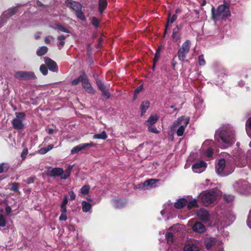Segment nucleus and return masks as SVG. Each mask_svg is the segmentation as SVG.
I'll return each instance as SVG.
<instances>
[{"mask_svg": "<svg viewBox=\"0 0 251 251\" xmlns=\"http://www.w3.org/2000/svg\"><path fill=\"white\" fill-rule=\"evenodd\" d=\"M60 208H61V213H67L66 206H60Z\"/></svg>", "mask_w": 251, "mask_h": 251, "instance_id": "obj_61", "label": "nucleus"}, {"mask_svg": "<svg viewBox=\"0 0 251 251\" xmlns=\"http://www.w3.org/2000/svg\"><path fill=\"white\" fill-rule=\"evenodd\" d=\"M160 49L158 48L156 50L155 54V57H154V62L156 61H157V60L160 56Z\"/></svg>", "mask_w": 251, "mask_h": 251, "instance_id": "obj_53", "label": "nucleus"}, {"mask_svg": "<svg viewBox=\"0 0 251 251\" xmlns=\"http://www.w3.org/2000/svg\"><path fill=\"white\" fill-rule=\"evenodd\" d=\"M149 106L150 102L149 101H145L142 102L140 106L142 115H143L146 112Z\"/></svg>", "mask_w": 251, "mask_h": 251, "instance_id": "obj_29", "label": "nucleus"}, {"mask_svg": "<svg viewBox=\"0 0 251 251\" xmlns=\"http://www.w3.org/2000/svg\"><path fill=\"white\" fill-rule=\"evenodd\" d=\"M96 83L98 87L101 91L104 90V89H105L104 85L101 80L97 79L96 80Z\"/></svg>", "mask_w": 251, "mask_h": 251, "instance_id": "obj_47", "label": "nucleus"}, {"mask_svg": "<svg viewBox=\"0 0 251 251\" xmlns=\"http://www.w3.org/2000/svg\"><path fill=\"white\" fill-rule=\"evenodd\" d=\"M67 203H68V199H67V197L65 196L64 197L62 202V203L60 206H66V205L67 204Z\"/></svg>", "mask_w": 251, "mask_h": 251, "instance_id": "obj_60", "label": "nucleus"}, {"mask_svg": "<svg viewBox=\"0 0 251 251\" xmlns=\"http://www.w3.org/2000/svg\"><path fill=\"white\" fill-rule=\"evenodd\" d=\"M73 166L70 165L67 169L65 171L63 170V174H62V179H66L70 176V173L73 169Z\"/></svg>", "mask_w": 251, "mask_h": 251, "instance_id": "obj_31", "label": "nucleus"}, {"mask_svg": "<svg viewBox=\"0 0 251 251\" xmlns=\"http://www.w3.org/2000/svg\"><path fill=\"white\" fill-rule=\"evenodd\" d=\"M6 221L2 214H0V227H4L6 226Z\"/></svg>", "mask_w": 251, "mask_h": 251, "instance_id": "obj_43", "label": "nucleus"}, {"mask_svg": "<svg viewBox=\"0 0 251 251\" xmlns=\"http://www.w3.org/2000/svg\"><path fill=\"white\" fill-rule=\"evenodd\" d=\"M15 115L16 119H19L23 121L25 120V114L24 112H16Z\"/></svg>", "mask_w": 251, "mask_h": 251, "instance_id": "obj_40", "label": "nucleus"}, {"mask_svg": "<svg viewBox=\"0 0 251 251\" xmlns=\"http://www.w3.org/2000/svg\"><path fill=\"white\" fill-rule=\"evenodd\" d=\"M45 148H46V150L48 152L53 148V145L52 144H50V145H48L47 147H45Z\"/></svg>", "mask_w": 251, "mask_h": 251, "instance_id": "obj_64", "label": "nucleus"}, {"mask_svg": "<svg viewBox=\"0 0 251 251\" xmlns=\"http://www.w3.org/2000/svg\"><path fill=\"white\" fill-rule=\"evenodd\" d=\"M188 52L179 49L177 52V56L179 60L183 61Z\"/></svg>", "mask_w": 251, "mask_h": 251, "instance_id": "obj_33", "label": "nucleus"}, {"mask_svg": "<svg viewBox=\"0 0 251 251\" xmlns=\"http://www.w3.org/2000/svg\"><path fill=\"white\" fill-rule=\"evenodd\" d=\"M159 181L156 179H149L146 180L144 183V187L148 188V187L152 188L155 186V184Z\"/></svg>", "mask_w": 251, "mask_h": 251, "instance_id": "obj_23", "label": "nucleus"}, {"mask_svg": "<svg viewBox=\"0 0 251 251\" xmlns=\"http://www.w3.org/2000/svg\"><path fill=\"white\" fill-rule=\"evenodd\" d=\"M212 19L216 21L226 20L230 16V12L229 7L226 4L220 5L215 10L212 6L211 8Z\"/></svg>", "mask_w": 251, "mask_h": 251, "instance_id": "obj_2", "label": "nucleus"}, {"mask_svg": "<svg viewBox=\"0 0 251 251\" xmlns=\"http://www.w3.org/2000/svg\"><path fill=\"white\" fill-rule=\"evenodd\" d=\"M193 230L194 231L199 233H203L205 230V226L200 222H196L192 227Z\"/></svg>", "mask_w": 251, "mask_h": 251, "instance_id": "obj_22", "label": "nucleus"}, {"mask_svg": "<svg viewBox=\"0 0 251 251\" xmlns=\"http://www.w3.org/2000/svg\"><path fill=\"white\" fill-rule=\"evenodd\" d=\"M62 174H63V170L61 168H54L50 170H48L47 174L51 177H60L62 179Z\"/></svg>", "mask_w": 251, "mask_h": 251, "instance_id": "obj_13", "label": "nucleus"}, {"mask_svg": "<svg viewBox=\"0 0 251 251\" xmlns=\"http://www.w3.org/2000/svg\"><path fill=\"white\" fill-rule=\"evenodd\" d=\"M60 42H59L58 44V47L59 48V49H60L65 44V42L64 41H59Z\"/></svg>", "mask_w": 251, "mask_h": 251, "instance_id": "obj_63", "label": "nucleus"}, {"mask_svg": "<svg viewBox=\"0 0 251 251\" xmlns=\"http://www.w3.org/2000/svg\"><path fill=\"white\" fill-rule=\"evenodd\" d=\"M45 62L50 71L53 72H57L58 71V67L55 61L49 58H46Z\"/></svg>", "mask_w": 251, "mask_h": 251, "instance_id": "obj_14", "label": "nucleus"}, {"mask_svg": "<svg viewBox=\"0 0 251 251\" xmlns=\"http://www.w3.org/2000/svg\"><path fill=\"white\" fill-rule=\"evenodd\" d=\"M173 40L175 42H180V28L178 25H177L173 31L172 35Z\"/></svg>", "mask_w": 251, "mask_h": 251, "instance_id": "obj_17", "label": "nucleus"}, {"mask_svg": "<svg viewBox=\"0 0 251 251\" xmlns=\"http://www.w3.org/2000/svg\"><path fill=\"white\" fill-rule=\"evenodd\" d=\"M199 64L200 66H204L205 64V61L203 55L201 54L198 57Z\"/></svg>", "mask_w": 251, "mask_h": 251, "instance_id": "obj_46", "label": "nucleus"}, {"mask_svg": "<svg viewBox=\"0 0 251 251\" xmlns=\"http://www.w3.org/2000/svg\"><path fill=\"white\" fill-rule=\"evenodd\" d=\"M215 139L217 141L215 144L211 140H206L202 145L201 151L207 157H212L215 144L221 148L226 149L234 143L235 131L230 126L220 128L215 132Z\"/></svg>", "mask_w": 251, "mask_h": 251, "instance_id": "obj_1", "label": "nucleus"}, {"mask_svg": "<svg viewBox=\"0 0 251 251\" xmlns=\"http://www.w3.org/2000/svg\"><path fill=\"white\" fill-rule=\"evenodd\" d=\"M216 199V194L214 191L205 192L201 196V201L205 206H208L213 203Z\"/></svg>", "mask_w": 251, "mask_h": 251, "instance_id": "obj_6", "label": "nucleus"}, {"mask_svg": "<svg viewBox=\"0 0 251 251\" xmlns=\"http://www.w3.org/2000/svg\"><path fill=\"white\" fill-rule=\"evenodd\" d=\"M14 76L20 80L33 79L36 78L34 73L26 71H18L15 73Z\"/></svg>", "mask_w": 251, "mask_h": 251, "instance_id": "obj_7", "label": "nucleus"}, {"mask_svg": "<svg viewBox=\"0 0 251 251\" xmlns=\"http://www.w3.org/2000/svg\"><path fill=\"white\" fill-rule=\"evenodd\" d=\"M246 130L248 135L251 138V116L246 121Z\"/></svg>", "mask_w": 251, "mask_h": 251, "instance_id": "obj_30", "label": "nucleus"}, {"mask_svg": "<svg viewBox=\"0 0 251 251\" xmlns=\"http://www.w3.org/2000/svg\"><path fill=\"white\" fill-rule=\"evenodd\" d=\"M107 5V0H99V11L100 13H102L106 9Z\"/></svg>", "mask_w": 251, "mask_h": 251, "instance_id": "obj_25", "label": "nucleus"}, {"mask_svg": "<svg viewBox=\"0 0 251 251\" xmlns=\"http://www.w3.org/2000/svg\"><path fill=\"white\" fill-rule=\"evenodd\" d=\"M177 18V16L176 14H174L171 17V15L169 14V17L168 18V20H167V23L165 26L164 35L166 34L167 30L169 26V24L173 23L176 20Z\"/></svg>", "mask_w": 251, "mask_h": 251, "instance_id": "obj_24", "label": "nucleus"}, {"mask_svg": "<svg viewBox=\"0 0 251 251\" xmlns=\"http://www.w3.org/2000/svg\"><path fill=\"white\" fill-rule=\"evenodd\" d=\"M52 27L55 29H58L60 30V31L65 32V33H69V30H68L65 27H63L62 25H61L60 24H56L55 25V26Z\"/></svg>", "mask_w": 251, "mask_h": 251, "instance_id": "obj_38", "label": "nucleus"}, {"mask_svg": "<svg viewBox=\"0 0 251 251\" xmlns=\"http://www.w3.org/2000/svg\"><path fill=\"white\" fill-rule=\"evenodd\" d=\"M95 146V144L93 142L88 143L80 144L77 146L74 147L71 151V153L72 154H75L78 152L86 149L88 147H93Z\"/></svg>", "mask_w": 251, "mask_h": 251, "instance_id": "obj_8", "label": "nucleus"}, {"mask_svg": "<svg viewBox=\"0 0 251 251\" xmlns=\"http://www.w3.org/2000/svg\"><path fill=\"white\" fill-rule=\"evenodd\" d=\"M84 75L85 73L83 72L82 74L77 78L75 79L72 81V84L73 85H75L77 84L79 82H82Z\"/></svg>", "mask_w": 251, "mask_h": 251, "instance_id": "obj_37", "label": "nucleus"}, {"mask_svg": "<svg viewBox=\"0 0 251 251\" xmlns=\"http://www.w3.org/2000/svg\"><path fill=\"white\" fill-rule=\"evenodd\" d=\"M187 207L188 209H191L198 206L197 201L196 199H193L189 201H188Z\"/></svg>", "mask_w": 251, "mask_h": 251, "instance_id": "obj_34", "label": "nucleus"}, {"mask_svg": "<svg viewBox=\"0 0 251 251\" xmlns=\"http://www.w3.org/2000/svg\"><path fill=\"white\" fill-rule=\"evenodd\" d=\"M165 208L162 210L161 211V214L163 215L165 214H167V213H169L170 212L169 211V207H171L172 206V205L171 204H166L165 205Z\"/></svg>", "mask_w": 251, "mask_h": 251, "instance_id": "obj_44", "label": "nucleus"}, {"mask_svg": "<svg viewBox=\"0 0 251 251\" xmlns=\"http://www.w3.org/2000/svg\"><path fill=\"white\" fill-rule=\"evenodd\" d=\"M40 71L44 75H47L48 71V69L45 65H41L40 67Z\"/></svg>", "mask_w": 251, "mask_h": 251, "instance_id": "obj_45", "label": "nucleus"}, {"mask_svg": "<svg viewBox=\"0 0 251 251\" xmlns=\"http://www.w3.org/2000/svg\"><path fill=\"white\" fill-rule=\"evenodd\" d=\"M68 194H69V196L70 197V199L71 200H74L75 199V194L74 193L73 191H70L69 193H68Z\"/></svg>", "mask_w": 251, "mask_h": 251, "instance_id": "obj_58", "label": "nucleus"}, {"mask_svg": "<svg viewBox=\"0 0 251 251\" xmlns=\"http://www.w3.org/2000/svg\"><path fill=\"white\" fill-rule=\"evenodd\" d=\"M229 219V221L227 223H226L225 224L226 226H227L230 225L235 220V217L233 215H230L229 216V217L228 218Z\"/></svg>", "mask_w": 251, "mask_h": 251, "instance_id": "obj_52", "label": "nucleus"}, {"mask_svg": "<svg viewBox=\"0 0 251 251\" xmlns=\"http://www.w3.org/2000/svg\"><path fill=\"white\" fill-rule=\"evenodd\" d=\"M75 15L76 17L82 21H85L86 20V17L82 12V10H80L76 12H75Z\"/></svg>", "mask_w": 251, "mask_h": 251, "instance_id": "obj_39", "label": "nucleus"}, {"mask_svg": "<svg viewBox=\"0 0 251 251\" xmlns=\"http://www.w3.org/2000/svg\"><path fill=\"white\" fill-rule=\"evenodd\" d=\"M216 171L218 175L221 176H226L234 171V167L226 164V160L224 159H221L216 166Z\"/></svg>", "mask_w": 251, "mask_h": 251, "instance_id": "obj_4", "label": "nucleus"}, {"mask_svg": "<svg viewBox=\"0 0 251 251\" xmlns=\"http://www.w3.org/2000/svg\"><path fill=\"white\" fill-rule=\"evenodd\" d=\"M143 89V86L142 85L139 86L137 88L134 90V95H137Z\"/></svg>", "mask_w": 251, "mask_h": 251, "instance_id": "obj_57", "label": "nucleus"}, {"mask_svg": "<svg viewBox=\"0 0 251 251\" xmlns=\"http://www.w3.org/2000/svg\"><path fill=\"white\" fill-rule=\"evenodd\" d=\"M16 13V8H10L8 10L4 12L0 18V27L3 25V23H4V19H7L8 18L13 16Z\"/></svg>", "mask_w": 251, "mask_h": 251, "instance_id": "obj_11", "label": "nucleus"}, {"mask_svg": "<svg viewBox=\"0 0 251 251\" xmlns=\"http://www.w3.org/2000/svg\"><path fill=\"white\" fill-rule=\"evenodd\" d=\"M67 216L66 213H61V215L59 217V220L60 221H65L67 220Z\"/></svg>", "mask_w": 251, "mask_h": 251, "instance_id": "obj_55", "label": "nucleus"}, {"mask_svg": "<svg viewBox=\"0 0 251 251\" xmlns=\"http://www.w3.org/2000/svg\"><path fill=\"white\" fill-rule=\"evenodd\" d=\"M107 135L105 131H103L100 133L95 134L94 135L93 138L94 139H102L105 140L107 138Z\"/></svg>", "mask_w": 251, "mask_h": 251, "instance_id": "obj_32", "label": "nucleus"}, {"mask_svg": "<svg viewBox=\"0 0 251 251\" xmlns=\"http://www.w3.org/2000/svg\"><path fill=\"white\" fill-rule=\"evenodd\" d=\"M19 183L15 182L12 184L11 190L14 191H18L19 190Z\"/></svg>", "mask_w": 251, "mask_h": 251, "instance_id": "obj_49", "label": "nucleus"}, {"mask_svg": "<svg viewBox=\"0 0 251 251\" xmlns=\"http://www.w3.org/2000/svg\"><path fill=\"white\" fill-rule=\"evenodd\" d=\"M184 251H199V248L196 242H192L184 246Z\"/></svg>", "mask_w": 251, "mask_h": 251, "instance_id": "obj_19", "label": "nucleus"}, {"mask_svg": "<svg viewBox=\"0 0 251 251\" xmlns=\"http://www.w3.org/2000/svg\"><path fill=\"white\" fill-rule=\"evenodd\" d=\"M199 219L202 222H207L209 220V213L206 210L201 209L197 213Z\"/></svg>", "mask_w": 251, "mask_h": 251, "instance_id": "obj_16", "label": "nucleus"}, {"mask_svg": "<svg viewBox=\"0 0 251 251\" xmlns=\"http://www.w3.org/2000/svg\"><path fill=\"white\" fill-rule=\"evenodd\" d=\"M189 123V118L183 116L181 117L171 126V130L173 131L176 130L177 135L178 136H181L183 135L185 128Z\"/></svg>", "mask_w": 251, "mask_h": 251, "instance_id": "obj_3", "label": "nucleus"}, {"mask_svg": "<svg viewBox=\"0 0 251 251\" xmlns=\"http://www.w3.org/2000/svg\"><path fill=\"white\" fill-rule=\"evenodd\" d=\"M66 3L68 6L71 7L75 12L82 10V6L78 2L74 1L72 0H67Z\"/></svg>", "mask_w": 251, "mask_h": 251, "instance_id": "obj_15", "label": "nucleus"}, {"mask_svg": "<svg viewBox=\"0 0 251 251\" xmlns=\"http://www.w3.org/2000/svg\"><path fill=\"white\" fill-rule=\"evenodd\" d=\"M126 204V201L125 199L114 200L112 201V204L116 208H121Z\"/></svg>", "mask_w": 251, "mask_h": 251, "instance_id": "obj_20", "label": "nucleus"}, {"mask_svg": "<svg viewBox=\"0 0 251 251\" xmlns=\"http://www.w3.org/2000/svg\"><path fill=\"white\" fill-rule=\"evenodd\" d=\"M165 237L168 244H171L173 243L174 237L172 233L170 232H167L165 235Z\"/></svg>", "mask_w": 251, "mask_h": 251, "instance_id": "obj_36", "label": "nucleus"}, {"mask_svg": "<svg viewBox=\"0 0 251 251\" xmlns=\"http://www.w3.org/2000/svg\"><path fill=\"white\" fill-rule=\"evenodd\" d=\"M82 209L84 212H88L90 211L92 208L91 204L87 201H82L81 203Z\"/></svg>", "mask_w": 251, "mask_h": 251, "instance_id": "obj_28", "label": "nucleus"}, {"mask_svg": "<svg viewBox=\"0 0 251 251\" xmlns=\"http://www.w3.org/2000/svg\"><path fill=\"white\" fill-rule=\"evenodd\" d=\"M159 117L157 115L151 116L148 120L146 122V124L148 126H152L158 120Z\"/></svg>", "mask_w": 251, "mask_h": 251, "instance_id": "obj_26", "label": "nucleus"}, {"mask_svg": "<svg viewBox=\"0 0 251 251\" xmlns=\"http://www.w3.org/2000/svg\"><path fill=\"white\" fill-rule=\"evenodd\" d=\"M101 92H102L103 95L106 96L107 98H108L109 97V96H110L109 93L107 91H106L105 89H104V90L101 91Z\"/></svg>", "mask_w": 251, "mask_h": 251, "instance_id": "obj_62", "label": "nucleus"}, {"mask_svg": "<svg viewBox=\"0 0 251 251\" xmlns=\"http://www.w3.org/2000/svg\"><path fill=\"white\" fill-rule=\"evenodd\" d=\"M234 189L239 193L249 194L251 193V185L245 180H239L233 185Z\"/></svg>", "mask_w": 251, "mask_h": 251, "instance_id": "obj_5", "label": "nucleus"}, {"mask_svg": "<svg viewBox=\"0 0 251 251\" xmlns=\"http://www.w3.org/2000/svg\"><path fill=\"white\" fill-rule=\"evenodd\" d=\"M205 244L206 248L207 250H210L212 247L217 246V247L223 245V243L219 240H218L214 238H208L205 240Z\"/></svg>", "mask_w": 251, "mask_h": 251, "instance_id": "obj_9", "label": "nucleus"}, {"mask_svg": "<svg viewBox=\"0 0 251 251\" xmlns=\"http://www.w3.org/2000/svg\"><path fill=\"white\" fill-rule=\"evenodd\" d=\"M191 42L189 40H186L182 44L181 47L179 49L182 50L189 52L190 49Z\"/></svg>", "mask_w": 251, "mask_h": 251, "instance_id": "obj_27", "label": "nucleus"}, {"mask_svg": "<svg viewBox=\"0 0 251 251\" xmlns=\"http://www.w3.org/2000/svg\"><path fill=\"white\" fill-rule=\"evenodd\" d=\"M148 130L149 131L154 133H159L158 130L157 128L154 126H148Z\"/></svg>", "mask_w": 251, "mask_h": 251, "instance_id": "obj_50", "label": "nucleus"}, {"mask_svg": "<svg viewBox=\"0 0 251 251\" xmlns=\"http://www.w3.org/2000/svg\"><path fill=\"white\" fill-rule=\"evenodd\" d=\"M81 83L83 88L85 90L86 92L91 94H93L95 92L94 90L91 86V84L89 82L88 78L85 74L84 75Z\"/></svg>", "mask_w": 251, "mask_h": 251, "instance_id": "obj_12", "label": "nucleus"}, {"mask_svg": "<svg viewBox=\"0 0 251 251\" xmlns=\"http://www.w3.org/2000/svg\"><path fill=\"white\" fill-rule=\"evenodd\" d=\"M247 224L248 227L251 229V209L250 211L248 219L247 220Z\"/></svg>", "mask_w": 251, "mask_h": 251, "instance_id": "obj_51", "label": "nucleus"}, {"mask_svg": "<svg viewBox=\"0 0 251 251\" xmlns=\"http://www.w3.org/2000/svg\"><path fill=\"white\" fill-rule=\"evenodd\" d=\"M47 152H48V151H47L46 148H41L38 151V153L40 154H45Z\"/></svg>", "mask_w": 251, "mask_h": 251, "instance_id": "obj_59", "label": "nucleus"}, {"mask_svg": "<svg viewBox=\"0 0 251 251\" xmlns=\"http://www.w3.org/2000/svg\"><path fill=\"white\" fill-rule=\"evenodd\" d=\"M224 197L225 201H226L227 202H230L233 201L234 198V196L232 195H225L224 196Z\"/></svg>", "mask_w": 251, "mask_h": 251, "instance_id": "obj_48", "label": "nucleus"}, {"mask_svg": "<svg viewBox=\"0 0 251 251\" xmlns=\"http://www.w3.org/2000/svg\"><path fill=\"white\" fill-rule=\"evenodd\" d=\"M90 20L92 25L96 28H98L99 27L100 21L97 18L93 17L91 18Z\"/></svg>", "mask_w": 251, "mask_h": 251, "instance_id": "obj_41", "label": "nucleus"}, {"mask_svg": "<svg viewBox=\"0 0 251 251\" xmlns=\"http://www.w3.org/2000/svg\"><path fill=\"white\" fill-rule=\"evenodd\" d=\"M48 48L46 46L40 47L37 51V54L38 56H42L45 54L48 51Z\"/></svg>", "mask_w": 251, "mask_h": 251, "instance_id": "obj_35", "label": "nucleus"}, {"mask_svg": "<svg viewBox=\"0 0 251 251\" xmlns=\"http://www.w3.org/2000/svg\"><path fill=\"white\" fill-rule=\"evenodd\" d=\"M247 164V160L246 159H243L242 161V162H238L237 163V166H239V167H243L245 166Z\"/></svg>", "mask_w": 251, "mask_h": 251, "instance_id": "obj_54", "label": "nucleus"}, {"mask_svg": "<svg viewBox=\"0 0 251 251\" xmlns=\"http://www.w3.org/2000/svg\"><path fill=\"white\" fill-rule=\"evenodd\" d=\"M206 168V164L203 161H199L194 164L192 167L193 171L196 173L203 172Z\"/></svg>", "mask_w": 251, "mask_h": 251, "instance_id": "obj_10", "label": "nucleus"}, {"mask_svg": "<svg viewBox=\"0 0 251 251\" xmlns=\"http://www.w3.org/2000/svg\"><path fill=\"white\" fill-rule=\"evenodd\" d=\"M188 203V201L185 198L178 199L177 201L175 203L174 206L177 209H181L186 206Z\"/></svg>", "mask_w": 251, "mask_h": 251, "instance_id": "obj_21", "label": "nucleus"}, {"mask_svg": "<svg viewBox=\"0 0 251 251\" xmlns=\"http://www.w3.org/2000/svg\"><path fill=\"white\" fill-rule=\"evenodd\" d=\"M28 153V150L27 149H24L21 153V157L23 159H25Z\"/></svg>", "mask_w": 251, "mask_h": 251, "instance_id": "obj_56", "label": "nucleus"}, {"mask_svg": "<svg viewBox=\"0 0 251 251\" xmlns=\"http://www.w3.org/2000/svg\"><path fill=\"white\" fill-rule=\"evenodd\" d=\"M90 187L89 185H84L80 189V193L83 195H86L89 193Z\"/></svg>", "mask_w": 251, "mask_h": 251, "instance_id": "obj_42", "label": "nucleus"}, {"mask_svg": "<svg viewBox=\"0 0 251 251\" xmlns=\"http://www.w3.org/2000/svg\"><path fill=\"white\" fill-rule=\"evenodd\" d=\"M11 124L14 129L20 130L24 127V125L23 121L19 119H13L11 121Z\"/></svg>", "mask_w": 251, "mask_h": 251, "instance_id": "obj_18", "label": "nucleus"}]
</instances>
